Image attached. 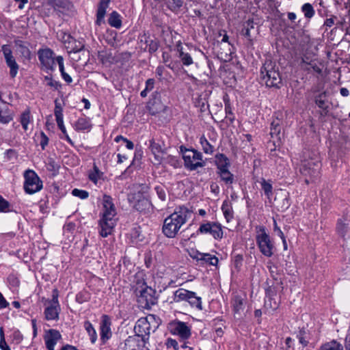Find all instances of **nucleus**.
Segmentation results:
<instances>
[{
	"instance_id": "f257e3e1",
	"label": "nucleus",
	"mask_w": 350,
	"mask_h": 350,
	"mask_svg": "<svg viewBox=\"0 0 350 350\" xmlns=\"http://www.w3.org/2000/svg\"><path fill=\"white\" fill-rule=\"evenodd\" d=\"M103 213L98 221L99 234L102 237L111 234L116 225V209L111 196L105 195L103 200Z\"/></svg>"
},
{
	"instance_id": "f03ea898",
	"label": "nucleus",
	"mask_w": 350,
	"mask_h": 350,
	"mask_svg": "<svg viewBox=\"0 0 350 350\" xmlns=\"http://www.w3.org/2000/svg\"><path fill=\"white\" fill-rule=\"evenodd\" d=\"M191 212L187 207L180 206L163 221V233L168 238H174L181 227L187 221Z\"/></svg>"
},
{
	"instance_id": "7ed1b4c3",
	"label": "nucleus",
	"mask_w": 350,
	"mask_h": 350,
	"mask_svg": "<svg viewBox=\"0 0 350 350\" xmlns=\"http://www.w3.org/2000/svg\"><path fill=\"white\" fill-rule=\"evenodd\" d=\"M158 325L154 315L150 314L146 317H142L135 323L134 327L135 335L134 336L138 338L140 337L143 346H145L149 340L150 332H154Z\"/></svg>"
},
{
	"instance_id": "20e7f679",
	"label": "nucleus",
	"mask_w": 350,
	"mask_h": 350,
	"mask_svg": "<svg viewBox=\"0 0 350 350\" xmlns=\"http://www.w3.org/2000/svg\"><path fill=\"white\" fill-rule=\"evenodd\" d=\"M180 151L184 161V166L190 171L196 170L198 167L205 166L202 154L193 148H187L183 146L180 147Z\"/></svg>"
},
{
	"instance_id": "39448f33",
	"label": "nucleus",
	"mask_w": 350,
	"mask_h": 350,
	"mask_svg": "<svg viewBox=\"0 0 350 350\" xmlns=\"http://www.w3.org/2000/svg\"><path fill=\"white\" fill-rule=\"evenodd\" d=\"M255 229L256 241L260 252L266 257L272 256L275 248L274 243L266 228L264 226H257Z\"/></svg>"
},
{
	"instance_id": "423d86ee",
	"label": "nucleus",
	"mask_w": 350,
	"mask_h": 350,
	"mask_svg": "<svg viewBox=\"0 0 350 350\" xmlns=\"http://www.w3.org/2000/svg\"><path fill=\"white\" fill-rule=\"evenodd\" d=\"M260 76L262 81L269 88H279L282 79L278 70L271 62L265 63L260 69Z\"/></svg>"
},
{
	"instance_id": "0eeeda50",
	"label": "nucleus",
	"mask_w": 350,
	"mask_h": 350,
	"mask_svg": "<svg viewBox=\"0 0 350 350\" xmlns=\"http://www.w3.org/2000/svg\"><path fill=\"white\" fill-rule=\"evenodd\" d=\"M24 190L28 194H33L42 189V181L32 170L24 172Z\"/></svg>"
},
{
	"instance_id": "6e6552de",
	"label": "nucleus",
	"mask_w": 350,
	"mask_h": 350,
	"mask_svg": "<svg viewBox=\"0 0 350 350\" xmlns=\"http://www.w3.org/2000/svg\"><path fill=\"white\" fill-rule=\"evenodd\" d=\"M38 56L44 70L53 71L55 70L56 57H55V53L51 49H39Z\"/></svg>"
},
{
	"instance_id": "1a4fd4ad",
	"label": "nucleus",
	"mask_w": 350,
	"mask_h": 350,
	"mask_svg": "<svg viewBox=\"0 0 350 350\" xmlns=\"http://www.w3.org/2000/svg\"><path fill=\"white\" fill-rule=\"evenodd\" d=\"M154 291L147 286L139 291L136 290L137 301L144 308H150L157 303V298L154 296Z\"/></svg>"
},
{
	"instance_id": "9d476101",
	"label": "nucleus",
	"mask_w": 350,
	"mask_h": 350,
	"mask_svg": "<svg viewBox=\"0 0 350 350\" xmlns=\"http://www.w3.org/2000/svg\"><path fill=\"white\" fill-rule=\"evenodd\" d=\"M197 233L211 234L215 239L223 237L222 226L217 222L208 221L200 225Z\"/></svg>"
},
{
	"instance_id": "9b49d317",
	"label": "nucleus",
	"mask_w": 350,
	"mask_h": 350,
	"mask_svg": "<svg viewBox=\"0 0 350 350\" xmlns=\"http://www.w3.org/2000/svg\"><path fill=\"white\" fill-rule=\"evenodd\" d=\"M1 51L3 54L6 65L10 68V76L12 79H14L18 74L19 66L13 56L12 51L9 45H3L1 46Z\"/></svg>"
},
{
	"instance_id": "f8f14e48",
	"label": "nucleus",
	"mask_w": 350,
	"mask_h": 350,
	"mask_svg": "<svg viewBox=\"0 0 350 350\" xmlns=\"http://www.w3.org/2000/svg\"><path fill=\"white\" fill-rule=\"evenodd\" d=\"M170 329L172 334L178 335L183 340L188 339L191 336V329L186 323L174 321L170 324Z\"/></svg>"
},
{
	"instance_id": "ddd939ff",
	"label": "nucleus",
	"mask_w": 350,
	"mask_h": 350,
	"mask_svg": "<svg viewBox=\"0 0 350 350\" xmlns=\"http://www.w3.org/2000/svg\"><path fill=\"white\" fill-rule=\"evenodd\" d=\"M320 165L312 160L304 161L301 165L300 172L304 176L317 177L319 173Z\"/></svg>"
},
{
	"instance_id": "4468645a",
	"label": "nucleus",
	"mask_w": 350,
	"mask_h": 350,
	"mask_svg": "<svg viewBox=\"0 0 350 350\" xmlns=\"http://www.w3.org/2000/svg\"><path fill=\"white\" fill-rule=\"evenodd\" d=\"M62 338L60 332L54 329L46 332L44 336L46 347L48 350H54L57 341Z\"/></svg>"
},
{
	"instance_id": "2eb2a0df",
	"label": "nucleus",
	"mask_w": 350,
	"mask_h": 350,
	"mask_svg": "<svg viewBox=\"0 0 350 350\" xmlns=\"http://www.w3.org/2000/svg\"><path fill=\"white\" fill-rule=\"evenodd\" d=\"M143 343L136 336H129L124 342H120L118 346L119 350H140Z\"/></svg>"
},
{
	"instance_id": "dca6fc26",
	"label": "nucleus",
	"mask_w": 350,
	"mask_h": 350,
	"mask_svg": "<svg viewBox=\"0 0 350 350\" xmlns=\"http://www.w3.org/2000/svg\"><path fill=\"white\" fill-rule=\"evenodd\" d=\"M111 319L107 315H103L100 323V340L105 343L111 336Z\"/></svg>"
},
{
	"instance_id": "f3484780",
	"label": "nucleus",
	"mask_w": 350,
	"mask_h": 350,
	"mask_svg": "<svg viewBox=\"0 0 350 350\" xmlns=\"http://www.w3.org/2000/svg\"><path fill=\"white\" fill-rule=\"evenodd\" d=\"M174 50L176 51L177 57L180 59L183 64L189 66L193 64V60L191 55L185 51L183 44L180 41L176 43Z\"/></svg>"
},
{
	"instance_id": "a211bd4d",
	"label": "nucleus",
	"mask_w": 350,
	"mask_h": 350,
	"mask_svg": "<svg viewBox=\"0 0 350 350\" xmlns=\"http://www.w3.org/2000/svg\"><path fill=\"white\" fill-rule=\"evenodd\" d=\"M111 0H100L96 10V24L100 25L104 22L106 10L109 7Z\"/></svg>"
},
{
	"instance_id": "6ab92c4d",
	"label": "nucleus",
	"mask_w": 350,
	"mask_h": 350,
	"mask_svg": "<svg viewBox=\"0 0 350 350\" xmlns=\"http://www.w3.org/2000/svg\"><path fill=\"white\" fill-rule=\"evenodd\" d=\"M53 301L55 306H48L44 310V315L46 320H57L59 318V305L57 297L53 295Z\"/></svg>"
},
{
	"instance_id": "aec40b11",
	"label": "nucleus",
	"mask_w": 350,
	"mask_h": 350,
	"mask_svg": "<svg viewBox=\"0 0 350 350\" xmlns=\"http://www.w3.org/2000/svg\"><path fill=\"white\" fill-rule=\"evenodd\" d=\"M315 103L322 110L321 114L326 115L328 112L329 105L327 99V92L323 91L315 97Z\"/></svg>"
},
{
	"instance_id": "412c9836",
	"label": "nucleus",
	"mask_w": 350,
	"mask_h": 350,
	"mask_svg": "<svg viewBox=\"0 0 350 350\" xmlns=\"http://www.w3.org/2000/svg\"><path fill=\"white\" fill-rule=\"evenodd\" d=\"M150 148L154 155L155 159L157 161L161 162L163 159L162 155L164 153L163 145L159 142H156L154 140H150Z\"/></svg>"
},
{
	"instance_id": "4be33fe9",
	"label": "nucleus",
	"mask_w": 350,
	"mask_h": 350,
	"mask_svg": "<svg viewBox=\"0 0 350 350\" xmlns=\"http://www.w3.org/2000/svg\"><path fill=\"white\" fill-rule=\"evenodd\" d=\"M74 128L77 131H90L92 128L90 119L87 117L79 118L75 123Z\"/></svg>"
},
{
	"instance_id": "5701e85b",
	"label": "nucleus",
	"mask_w": 350,
	"mask_h": 350,
	"mask_svg": "<svg viewBox=\"0 0 350 350\" xmlns=\"http://www.w3.org/2000/svg\"><path fill=\"white\" fill-rule=\"evenodd\" d=\"M228 38V36L227 34H224L221 41L217 43V46L219 47L220 49L222 50L221 51L218 52V54L221 55V58H223L224 56L226 57L228 54L231 53Z\"/></svg>"
},
{
	"instance_id": "b1692460",
	"label": "nucleus",
	"mask_w": 350,
	"mask_h": 350,
	"mask_svg": "<svg viewBox=\"0 0 350 350\" xmlns=\"http://www.w3.org/2000/svg\"><path fill=\"white\" fill-rule=\"evenodd\" d=\"M189 295L187 302L189 304L191 307L197 309L198 310H202V298L196 295L195 292L191 291Z\"/></svg>"
},
{
	"instance_id": "393cba45",
	"label": "nucleus",
	"mask_w": 350,
	"mask_h": 350,
	"mask_svg": "<svg viewBox=\"0 0 350 350\" xmlns=\"http://www.w3.org/2000/svg\"><path fill=\"white\" fill-rule=\"evenodd\" d=\"M254 29V23L252 20L247 21L244 24L241 34L250 43L252 42L251 31Z\"/></svg>"
},
{
	"instance_id": "a878e982",
	"label": "nucleus",
	"mask_w": 350,
	"mask_h": 350,
	"mask_svg": "<svg viewBox=\"0 0 350 350\" xmlns=\"http://www.w3.org/2000/svg\"><path fill=\"white\" fill-rule=\"evenodd\" d=\"M190 291L184 289V288H178L176 291H174L172 301L178 303L180 301H187L189 295H190Z\"/></svg>"
},
{
	"instance_id": "bb28decb",
	"label": "nucleus",
	"mask_w": 350,
	"mask_h": 350,
	"mask_svg": "<svg viewBox=\"0 0 350 350\" xmlns=\"http://www.w3.org/2000/svg\"><path fill=\"white\" fill-rule=\"evenodd\" d=\"M221 211L225 219L228 222H229L234 216L232 203L228 200H224L221 205Z\"/></svg>"
},
{
	"instance_id": "cd10ccee",
	"label": "nucleus",
	"mask_w": 350,
	"mask_h": 350,
	"mask_svg": "<svg viewBox=\"0 0 350 350\" xmlns=\"http://www.w3.org/2000/svg\"><path fill=\"white\" fill-rule=\"evenodd\" d=\"M108 23L113 27L120 28L122 26L120 15L116 11H113L108 18Z\"/></svg>"
},
{
	"instance_id": "c85d7f7f",
	"label": "nucleus",
	"mask_w": 350,
	"mask_h": 350,
	"mask_svg": "<svg viewBox=\"0 0 350 350\" xmlns=\"http://www.w3.org/2000/svg\"><path fill=\"white\" fill-rule=\"evenodd\" d=\"M13 117L7 106L1 107L0 106V122L8 124L12 120Z\"/></svg>"
},
{
	"instance_id": "c756f323",
	"label": "nucleus",
	"mask_w": 350,
	"mask_h": 350,
	"mask_svg": "<svg viewBox=\"0 0 350 350\" xmlns=\"http://www.w3.org/2000/svg\"><path fill=\"white\" fill-rule=\"evenodd\" d=\"M319 350H343V346L335 340L322 345Z\"/></svg>"
},
{
	"instance_id": "7c9ffc66",
	"label": "nucleus",
	"mask_w": 350,
	"mask_h": 350,
	"mask_svg": "<svg viewBox=\"0 0 350 350\" xmlns=\"http://www.w3.org/2000/svg\"><path fill=\"white\" fill-rule=\"evenodd\" d=\"M200 144L204 153L208 154H212L213 153L215 150L214 146L209 143L204 135L200 137Z\"/></svg>"
},
{
	"instance_id": "2f4dec72",
	"label": "nucleus",
	"mask_w": 350,
	"mask_h": 350,
	"mask_svg": "<svg viewBox=\"0 0 350 350\" xmlns=\"http://www.w3.org/2000/svg\"><path fill=\"white\" fill-rule=\"evenodd\" d=\"M84 327L90 336L91 342L93 344L95 343L97 340V334L92 324L90 321H86L84 322Z\"/></svg>"
},
{
	"instance_id": "473e14b6",
	"label": "nucleus",
	"mask_w": 350,
	"mask_h": 350,
	"mask_svg": "<svg viewBox=\"0 0 350 350\" xmlns=\"http://www.w3.org/2000/svg\"><path fill=\"white\" fill-rule=\"evenodd\" d=\"M218 263V258L214 256L211 255L208 253H204V257H202V260L200 262L201 265L206 264L209 265H217Z\"/></svg>"
},
{
	"instance_id": "72a5a7b5",
	"label": "nucleus",
	"mask_w": 350,
	"mask_h": 350,
	"mask_svg": "<svg viewBox=\"0 0 350 350\" xmlns=\"http://www.w3.org/2000/svg\"><path fill=\"white\" fill-rule=\"evenodd\" d=\"M103 173L99 170L97 165L94 163L93 170L89 172V179L94 183L96 184L98 180L101 178Z\"/></svg>"
},
{
	"instance_id": "f704fd0d",
	"label": "nucleus",
	"mask_w": 350,
	"mask_h": 350,
	"mask_svg": "<svg viewBox=\"0 0 350 350\" xmlns=\"http://www.w3.org/2000/svg\"><path fill=\"white\" fill-rule=\"evenodd\" d=\"M137 202L134 204V208L138 211H142L145 210L149 205V202L145 198H142L140 194L137 195Z\"/></svg>"
},
{
	"instance_id": "c9c22d12",
	"label": "nucleus",
	"mask_w": 350,
	"mask_h": 350,
	"mask_svg": "<svg viewBox=\"0 0 350 350\" xmlns=\"http://www.w3.org/2000/svg\"><path fill=\"white\" fill-rule=\"evenodd\" d=\"M167 8L173 12H178L183 5V0H169Z\"/></svg>"
},
{
	"instance_id": "e433bc0d",
	"label": "nucleus",
	"mask_w": 350,
	"mask_h": 350,
	"mask_svg": "<svg viewBox=\"0 0 350 350\" xmlns=\"http://www.w3.org/2000/svg\"><path fill=\"white\" fill-rule=\"evenodd\" d=\"M219 176L221 180L226 185H232L234 183V175L229 170H223Z\"/></svg>"
},
{
	"instance_id": "4c0bfd02",
	"label": "nucleus",
	"mask_w": 350,
	"mask_h": 350,
	"mask_svg": "<svg viewBox=\"0 0 350 350\" xmlns=\"http://www.w3.org/2000/svg\"><path fill=\"white\" fill-rule=\"evenodd\" d=\"M54 115L57 122L63 120V109L61 103L57 99L55 100Z\"/></svg>"
},
{
	"instance_id": "58836bf2",
	"label": "nucleus",
	"mask_w": 350,
	"mask_h": 350,
	"mask_svg": "<svg viewBox=\"0 0 350 350\" xmlns=\"http://www.w3.org/2000/svg\"><path fill=\"white\" fill-rule=\"evenodd\" d=\"M14 42L16 46L20 49V52L24 57H29L30 56L31 52L23 41L17 40Z\"/></svg>"
},
{
	"instance_id": "ea45409f",
	"label": "nucleus",
	"mask_w": 350,
	"mask_h": 350,
	"mask_svg": "<svg viewBox=\"0 0 350 350\" xmlns=\"http://www.w3.org/2000/svg\"><path fill=\"white\" fill-rule=\"evenodd\" d=\"M312 62H314V60L310 59V57H308L307 55H304L303 57H301L299 65L301 69L310 72V68L309 67V66Z\"/></svg>"
},
{
	"instance_id": "a19ab883",
	"label": "nucleus",
	"mask_w": 350,
	"mask_h": 350,
	"mask_svg": "<svg viewBox=\"0 0 350 350\" xmlns=\"http://www.w3.org/2000/svg\"><path fill=\"white\" fill-rule=\"evenodd\" d=\"M21 124L25 131H27L28 124L30 122V111L29 110L25 111L21 116Z\"/></svg>"
},
{
	"instance_id": "79ce46f5",
	"label": "nucleus",
	"mask_w": 350,
	"mask_h": 350,
	"mask_svg": "<svg viewBox=\"0 0 350 350\" xmlns=\"http://www.w3.org/2000/svg\"><path fill=\"white\" fill-rule=\"evenodd\" d=\"M90 299V294L85 291H81L76 295L75 300L79 304L87 302Z\"/></svg>"
},
{
	"instance_id": "37998d69",
	"label": "nucleus",
	"mask_w": 350,
	"mask_h": 350,
	"mask_svg": "<svg viewBox=\"0 0 350 350\" xmlns=\"http://www.w3.org/2000/svg\"><path fill=\"white\" fill-rule=\"evenodd\" d=\"M261 187L264 191L265 194L267 196L268 198H269L273 194V187L272 185L266 181L265 179H262L261 182Z\"/></svg>"
},
{
	"instance_id": "c03bdc74",
	"label": "nucleus",
	"mask_w": 350,
	"mask_h": 350,
	"mask_svg": "<svg viewBox=\"0 0 350 350\" xmlns=\"http://www.w3.org/2000/svg\"><path fill=\"white\" fill-rule=\"evenodd\" d=\"M233 308L235 312H239L243 309V299L241 296L236 295L233 299Z\"/></svg>"
},
{
	"instance_id": "a18cd8bd",
	"label": "nucleus",
	"mask_w": 350,
	"mask_h": 350,
	"mask_svg": "<svg viewBox=\"0 0 350 350\" xmlns=\"http://www.w3.org/2000/svg\"><path fill=\"white\" fill-rule=\"evenodd\" d=\"M302 12L304 13V16L306 18H310L314 14V10L311 4L307 3L302 5L301 8Z\"/></svg>"
},
{
	"instance_id": "49530a36",
	"label": "nucleus",
	"mask_w": 350,
	"mask_h": 350,
	"mask_svg": "<svg viewBox=\"0 0 350 350\" xmlns=\"http://www.w3.org/2000/svg\"><path fill=\"white\" fill-rule=\"evenodd\" d=\"M57 124L59 127V129L61 130L62 133H63L64 135V138L72 146H74V142H72V140L70 138V137L68 136V133H67V131H66V127L64 124V121H61V122H57Z\"/></svg>"
},
{
	"instance_id": "de8ad7c7",
	"label": "nucleus",
	"mask_w": 350,
	"mask_h": 350,
	"mask_svg": "<svg viewBox=\"0 0 350 350\" xmlns=\"http://www.w3.org/2000/svg\"><path fill=\"white\" fill-rule=\"evenodd\" d=\"M297 338L299 339V342L304 347H306L308 344V340L307 339L306 332L304 329H300L298 334Z\"/></svg>"
},
{
	"instance_id": "09e8293b",
	"label": "nucleus",
	"mask_w": 350,
	"mask_h": 350,
	"mask_svg": "<svg viewBox=\"0 0 350 350\" xmlns=\"http://www.w3.org/2000/svg\"><path fill=\"white\" fill-rule=\"evenodd\" d=\"M280 133V126L278 122H275V121H273L271 124V131L270 135L271 137H274L278 136Z\"/></svg>"
},
{
	"instance_id": "8fccbe9b",
	"label": "nucleus",
	"mask_w": 350,
	"mask_h": 350,
	"mask_svg": "<svg viewBox=\"0 0 350 350\" xmlns=\"http://www.w3.org/2000/svg\"><path fill=\"white\" fill-rule=\"evenodd\" d=\"M154 190L159 197L162 201L165 200L166 198V192L165 188L163 185H157L154 187Z\"/></svg>"
},
{
	"instance_id": "3c124183",
	"label": "nucleus",
	"mask_w": 350,
	"mask_h": 350,
	"mask_svg": "<svg viewBox=\"0 0 350 350\" xmlns=\"http://www.w3.org/2000/svg\"><path fill=\"white\" fill-rule=\"evenodd\" d=\"M72 194L74 196L78 197L82 200L86 199L89 196V193L87 191L78 189H74L72 191Z\"/></svg>"
},
{
	"instance_id": "603ef678",
	"label": "nucleus",
	"mask_w": 350,
	"mask_h": 350,
	"mask_svg": "<svg viewBox=\"0 0 350 350\" xmlns=\"http://www.w3.org/2000/svg\"><path fill=\"white\" fill-rule=\"evenodd\" d=\"M10 204L8 201L4 199L0 195V213H7L10 211Z\"/></svg>"
},
{
	"instance_id": "864d4df0",
	"label": "nucleus",
	"mask_w": 350,
	"mask_h": 350,
	"mask_svg": "<svg viewBox=\"0 0 350 350\" xmlns=\"http://www.w3.org/2000/svg\"><path fill=\"white\" fill-rule=\"evenodd\" d=\"M71 44H72L71 46H68L67 47L70 48L71 52H73L74 53H78V52L82 51L83 49L84 48V45L83 44H81L79 42H77L74 38H73L72 42Z\"/></svg>"
},
{
	"instance_id": "5fc2aeb1",
	"label": "nucleus",
	"mask_w": 350,
	"mask_h": 350,
	"mask_svg": "<svg viewBox=\"0 0 350 350\" xmlns=\"http://www.w3.org/2000/svg\"><path fill=\"white\" fill-rule=\"evenodd\" d=\"M221 164L222 165H230L229 160L224 154H218L216 155V165Z\"/></svg>"
},
{
	"instance_id": "6e6d98bb",
	"label": "nucleus",
	"mask_w": 350,
	"mask_h": 350,
	"mask_svg": "<svg viewBox=\"0 0 350 350\" xmlns=\"http://www.w3.org/2000/svg\"><path fill=\"white\" fill-rule=\"evenodd\" d=\"M338 232L342 237H345L348 231V226L339 220L337 224Z\"/></svg>"
},
{
	"instance_id": "4d7b16f0",
	"label": "nucleus",
	"mask_w": 350,
	"mask_h": 350,
	"mask_svg": "<svg viewBox=\"0 0 350 350\" xmlns=\"http://www.w3.org/2000/svg\"><path fill=\"white\" fill-rule=\"evenodd\" d=\"M44 81L46 82V85L53 88L55 90H57L60 87L59 82L53 80L51 76H46Z\"/></svg>"
},
{
	"instance_id": "13d9d810",
	"label": "nucleus",
	"mask_w": 350,
	"mask_h": 350,
	"mask_svg": "<svg viewBox=\"0 0 350 350\" xmlns=\"http://www.w3.org/2000/svg\"><path fill=\"white\" fill-rule=\"evenodd\" d=\"M273 230L277 233V234L282 239L284 248H286V239L284 235L283 232L281 230V229L278 226L277 222L275 219H273Z\"/></svg>"
},
{
	"instance_id": "bf43d9fd",
	"label": "nucleus",
	"mask_w": 350,
	"mask_h": 350,
	"mask_svg": "<svg viewBox=\"0 0 350 350\" xmlns=\"http://www.w3.org/2000/svg\"><path fill=\"white\" fill-rule=\"evenodd\" d=\"M40 145L42 150H44L49 143V138L44 132H41L39 136Z\"/></svg>"
},
{
	"instance_id": "052dcab7",
	"label": "nucleus",
	"mask_w": 350,
	"mask_h": 350,
	"mask_svg": "<svg viewBox=\"0 0 350 350\" xmlns=\"http://www.w3.org/2000/svg\"><path fill=\"white\" fill-rule=\"evenodd\" d=\"M59 36H61V40L65 44H70L72 42L73 38L68 33L61 32Z\"/></svg>"
},
{
	"instance_id": "680f3d73",
	"label": "nucleus",
	"mask_w": 350,
	"mask_h": 350,
	"mask_svg": "<svg viewBox=\"0 0 350 350\" xmlns=\"http://www.w3.org/2000/svg\"><path fill=\"white\" fill-rule=\"evenodd\" d=\"M165 345L167 348H173L174 350L178 349V342L175 339L167 338L165 342Z\"/></svg>"
},
{
	"instance_id": "e2e57ef3",
	"label": "nucleus",
	"mask_w": 350,
	"mask_h": 350,
	"mask_svg": "<svg viewBox=\"0 0 350 350\" xmlns=\"http://www.w3.org/2000/svg\"><path fill=\"white\" fill-rule=\"evenodd\" d=\"M162 57H163V62L166 64V66L169 68L173 70L174 65L172 64V62L168 63L170 62V55L167 53L164 52V53H163Z\"/></svg>"
},
{
	"instance_id": "0e129e2a",
	"label": "nucleus",
	"mask_w": 350,
	"mask_h": 350,
	"mask_svg": "<svg viewBox=\"0 0 350 350\" xmlns=\"http://www.w3.org/2000/svg\"><path fill=\"white\" fill-rule=\"evenodd\" d=\"M242 262H243L242 255L239 254V255L235 256L234 259V265L235 268L237 270L240 269V268L242 265Z\"/></svg>"
},
{
	"instance_id": "69168bd1",
	"label": "nucleus",
	"mask_w": 350,
	"mask_h": 350,
	"mask_svg": "<svg viewBox=\"0 0 350 350\" xmlns=\"http://www.w3.org/2000/svg\"><path fill=\"white\" fill-rule=\"evenodd\" d=\"M204 253H202V252H200L198 251H193L190 254V256L193 259H195V260H196L198 262H201L202 257H204Z\"/></svg>"
},
{
	"instance_id": "338daca9",
	"label": "nucleus",
	"mask_w": 350,
	"mask_h": 350,
	"mask_svg": "<svg viewBox=\"0 0 350 350\" xmlns=\"http://www.w3.org/2000/svg\"><path fill=\"white\" fill-rule=\"evenodd\" d=\"M56 62L58 64L59 71L61 72V75L66 72L64 70V58L62 56H57L56 57Z\"/></svg>"
},
{
	"instance_id": "774afa93",
	"label": "nucleus",
	"mask_w": 350,
	"mask_h": 350,
	"mask_svg": "<svg viewBox=\"0 0 350 350\" xmlns=\"http://www.w3.org/2000/svg\"><path fill=\"white\" fill-rule=\"evenodd\" d=\"M309 67L310 68V72L313 71L319 75L322 73V69L317 64L315 61L312 62L309 66Z\"/></svg>"
}]
</instances>
